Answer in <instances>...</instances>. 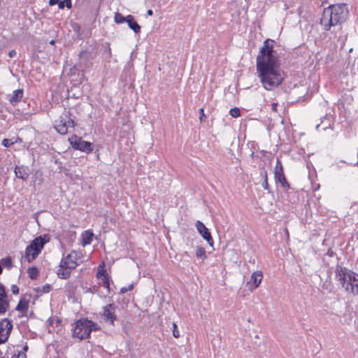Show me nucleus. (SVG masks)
I'll return each instance as SVG.
<instances>
[{
  "label": "nucleus",
  "instance_id": "nucleus-38",
  "mask_svg": "<svg viewBox=\"0 0 358 358\" xmlns=\"http://www.w3.org/2000/svg\"><path fill=\"white\" fill-rule=\"evenodd\" d=\"M134 284L131 283L127 287H122L120 289V293L123 294L127 292L128 291H131L134 289Z\"/></svg>",
  "mask_w": 358,
  "mask_h": 358
},
{
  "label": "nucleus",
  "instance_id": "nucleus-45",
  "mask_svg": "<svg viewBox=\"0 0 358 358\" xmlns=\"http://www.w3.org/2000/svg\"><path fill=\"white\" fill-rule=\"evenodd\" d=\"M284 169L283 166L279 159H277L276 165L275 167V170H277L278 169Z\"/></svg>",
  "mask_w": 358,
  "mask_h": 358
},
{
  "label": "nucleus",
  "instance_id": "nucleus-50",
  "mask_svg": "<svg viewBox=\"0 0 358 358\" xmlns=\"http://www.w3.org/2000/svg\"><path fill=\"white\" fill-rule=\"evenodd\" d=\"M147 15H148V16H152V15H153V11H152V9H148V10H147Z\"/></svg>",
  "mask_w": 358,
  "mask_h": 358
},
{
  "label": "nucleus",
  "instance_id": "nucleus-13",
  "mask_svg": "<svg viewBox=\"0 0 358 358\" xmlns=\"http://www.w3.org/2000/svg\"><path fill=\"white\" fill-rule=\"evenodd\" d=\"M274 179L275 182L280 183L284 189L287 190L290 188V185L285 177L284 169L280 168L274 170Z\"/></svg>",
  "mask_w": 358,
  "mask_h": 358
},
{
  "label": "nucleus",
  "instance_id": "nucleus-33",
  "mask_svg": "<svg viewBox=\"0 0 358 358\" xmlns=\"http://www.w3.org/2000/svg\"><path fill=\"white\" fill-rule=\"evenodd\" d=\"M229 114L233 117H238L241 116V110L239 108L234 107L230 109Z\"/></svg>",
  "mask_w": 358,
  "mask_h": 358
},
{
  "label": "nucleus",
  "instance_id": "nucleus-52",
  "mask_svg": "<svg viewBox=\"0 0 358 358\" xmlns=\"http://www.w3.org/2000/svg\"><path fill=\"white\" fill-rule=\"evenodd\" d=\"M49 43L52 45H55V41L54 39H52L50 41Z\"/></svg>",
  "mask_w": 358,
  "mask_h": 358
},
{
  "label": "nucleus",
  "instance_id": "nucleus-61",
  "mask_svg": "<svg viewBox=\"0 0 358 358\" xmlns=\"http://www.w3.org/2000/svg\"><path fill=\"white\" fill-rule=\"evenodd\" d=\"M319 127H320V124H317L315 128H316V129H318Z\"/></svg>",
  "mask_w": 358,
  "mask_h": 358
},
{
  "label": "nucleus",
  "instance_id": "nucleus-60",
  "mask_svg": "<svg viewBox=\"0 0 358 358\" xmlns=\"http://www.w3.org/2000/svg\"><path fill=\"white\" fill-rule=\"evenodd\" d=\"M325 118H326V115H324V116L322 117L320 119H321V120L322 121V120H323L324 119H325Z\"/></svg>",
  "mask_w": 358,
  "mask_h": 358
},
{
  "label": "nucleus",
  "instance_id": "nucleus-15",
  "mask_svg": "<svg viewBox=\"0 0 358 358\" xmlns=\"http://www.w3.org/2000/svg\"><path fill=\"white\" fill-rule=\"evenodd\" d=\"M69 262L65 258L62 259L59 264V268L57 275L61 279H68L71 275V271H69Z\"/></svg>",
  "mask_w": 358,
  "mask_h": 358
},
{
  "label": "nucleus",
  "instance_id": "nucleus-5",
  "mask_svg": "<svg viewBox=\"0 0 358 358\" xmlns=\"http://www.w3.org/2000/svg\"><path fill=\"white\" fill-rule=\"evenodd\" d=\"M68 141L74 150H78L89 155L94 152V145L93 143L83 139L82 137L76 134L71 135Z\"/></svg>",
  "mask_w": 358,
  "mask_h": 358
},
{
  "label": "nucleus",
  "instance_id": "nucleus-23",
  "mask_svg": "<svg viewBox=\"0 0 358 358\" xmlns=\"http://www.w3.org/2000/svg\"><path fill=\"white\" fill-rule=\"evenodd\" d=\"M78 288V283L76 281H69L65 286L66 292L69 297H72L76 294Z\"/></svg>",
  "mask_w": 358,
  "mask_h": 358
},
{
  "label": "nucleus",
  "instance_id": "nucleus-20",
  "mask_svg": "<svg viewBox=\"0 0 358 358\" xmlns=\"http://www.w3.org/2000/svg\"><path fill=\"white\" fill-rule=\"evenodd\" d=\"M127 24L129 29H131L136 34L141 32V27L138 24L135 17L132 15H127Z\"/></svg>",
  "mask_w": 358,
  "mask_h": 358
},
{
  "label": "nucleus",
  "instance_id": "nucleus-58",
  "mask_svg": "<svg viewBox=\"0 0 358 358\" xmlns=\"http://www.w3.org/2000/svg\"><path fill=\"white\" fill-rule=\"evenodd\" d=\"M254 155H255V152H252V153H251V155H250V157H251L252 158H253V157H254Z\"/></svg>",
  "mask_w": 358,
  "mask_h": 358
},
{
  "label": "nucleus",
  "instance_id": "nucleus-22",
  "mask_svg": "<svg viewBox=\"0 0 358 358\" xmlns=\"http://www.w3.org/2000/svg\"><path fill=\"white\" fill-rule=\"evenodd\" d=\"M101 53L105 59H110L112 57L110 43L104 42L101 44Z\"/></svg>",
  "mask_w": 358,
  "mask_h": 358
},
{
  "label": "nucleus",
  "instance_id": "nucleus-12",
  "mask_svg": "<svg viewBox=\"0 0 358 358\" xmlns=\"http://www.w3.org/2000/svg\"><path fill=\"white\" fill-rule=\"evenodd\" d=\"M263 273L261 271H256L253 272L251 275V279L250 282H248L246 284V287L248 289L252 292L254 289L259 287L262 280H263Z\"/></svg>",
  "mask_w": 358,
  "mask_h": 358
},
{
  "label": "nucleus",
  "instance_id": "nucleus-35",
  "mask_svg": "<svg viewBox=\"0 0 358 358\" xmlns=\"http://www.w3.org/2000/svg\"><path fill=\"white\" fill-rule=\"evenodd\" d=\"M69 262H76L77 259V252L74 250L71 251L65 258Z\"/></svg>",
  "mask_w": 358,
  "mask_h": 358
},
{
  "label": "nucleus",
  "instance_id": "nucleus-27",
  "mask_svg": "<svg viewBox=\"0 0 358 358\" xmlns=\"http://www.w3.org/2000/svg\"><path fill=\"white\" fill-rule=\"evenodd\" d=\"M100 280L102 282V286L107 289L108 293H111L110 282H113V281L111 280L110 276H103V278H100Z\"/></svg>",
  "mask_w": 358,
  "mask_h": 358
},
{
  "label": "nucleus",
  "instance_id": "nucleus-11",
  "mask_svg": "<svg viewBox=\"0 0 358 358\" xmlns=\"http://www.w3.org/2000/svg\"><path fill=\"white\" fill-rule=\"evenodd\" d=\"M195 226L198 233L201 236V237L207 241L210 246L213 247L214 241L213 236L206 225L201 221L198 220L196 221Z\"/></svg>",
  "mask_w": 358,
  "mask_h": 358
},
{
  "label": "nucleus",
  "instance_id": "nucleus-17",
  "mask_svg": "<svg viewBox=\"0 0 358 358\" xmlns=\"http://www.w3.org/2000/svg\"><path fill=\"white\" fill-rule=\"evenodd\" d=\"M23 97V90L19 89L13 91L11 95H8V101L12 106L17 105Z\"/></svg>",
  "mask_w": 358,
  "mask_h": 358
},
{
  "label": "nucleus",
  "instance_id": "nucleus-1",
  "mask_svg": "<svg viewBox=\"0 0 358 358\" xmlns=\"http://www.w3.org/2000/svg\"><path fill=\"white\" fill-rule=\"evenodd\" d=\"M276 45L275 40L266 38L259 48L256 59L257 77L262 87L267 91L278 87L286 77L280 66V55L274 49Z\"/></svg>",
  "mask_w": 358,
  "mask_h": 358
},
{
  "label": "nucleus",
  "instance_id": "nucleus-59",
  "mask_svg": "<svg viewBox=\"0 0 358 358\" xmlns=\"http://www.w3.org/2000/svg\"><path fill=\"white\" fill-rule=\"evenodd\" d=\"M50 91L52 92V94L53 95L54 92H56V90H54L52 89H50Z\"/></svg>",
  "mask_w": 358,
  "mask_h": 358
},
{
  "label": "nucleus",
  "instance_id": "nucleus-28",
  "mask_svg": "<svg viewBox=\"0 0 358 358\" xmlns=\"http://www.w3.org/2000/svg\"><path fill=\"white\" fill-rule=\"evenodd\" d=\"M127 16H124L122 13L116 12L114 15V21L116 24H120L127 22Z\"/></svg>",
  "mask_w": 358,
  "mask_h": 358
},
{
  "label": "nucleus",
  "instance_id": "nucleus-8",
  "mask_svg": "<svg viewBox=\"0 0 358 358\" xmlns=\"http://www.w3.org/2000/svg\"><path fill=\"white\" fill-rule=\"evenodd\" d=\"M71 115V114L69 111H64L60 117L59 123L54 126L55 129L59 134H66L70 128L73 129L77 125L76 122Z\"/></svg>",
  "mask_w": 358,
  "mask_h": 358
},
{
  "label": "nucleus",
  "instance_id": "nucleus-53",
  "mask_svg": "<svg viewBox=\"0 0 358 358\" xmlns=\"http://www.w3.org/2000/svg\"><path fill=\"white\" fill-rule=\"evenodd\" d=\"M25 357V355H23V354H19L18 355V358H24Z\"/></svg>",
  "mask_w": 358,
  "mask_h": 358
},
{
  "label": "nucleus",
  "instance_id": "nucleus-48",
  "mask_svg": "<svg viewBox=\"0 0 358 358\" xmlns=\"http://www.w3.org/2000/svg\"><path fill=\"white\" fill-rule=\"evenodd\" d=\"M15 55H16L15 50H12L10 51H9V52H8L9 57L12 58V57H14Z\"/></svg>",
  "mask_w": 358,
  "mask_h": 358
},
{
  "label": "nucleus",
  "instance_id": "nucleus-55",
  "mask_svg": "<svg viewBox=\"0 0 358 358\" xmlns=\"http://www.w3.org/2000/svg\"><path fill=\"white\" fill-rule=\"evenodd\" d=\"M95 153L96 154L97 158L99 159V150H96V151L95 152Z\"/></svg>",
  "mask_w": 358,
  "mask_h": 358
},
{
  "label": "nucleus",
  "instance_id": "nucleus-39",
  "mask_svg": "<svg viewBox=\"0 0 358 358\" xmlns=\"http://www.w3.org/2000/svg\"><path fill=\"white\" fill-rule=\"evenodd\" d=\"M262 187L267 190L268 193H271V188H270V186L268 185V180H264L262 183Z\"/></svg>",
  "mask_w": 358,
  "mask_h": 358
},
{
  "label": "nucleus",
  "instance_id": "nucleus-32",
  "mask_svg": "<svg viewBox=\"0 0 358 358\" xmlns=\"http://www.w3.org/2000/svg\"><path fill=\"white\" fill-rule=\"evenodd\" d=\"M99 285H94L90 287H83V289H85L86 293L96 294L99 292Z\"/></svg>",
  "mask_w": 358,
  "mask_h": 358
},
{
  "label": "nucleus",
  "instance_id": "nucleus-24",
  "mask_svg": "<svg viewBox=\"0 0 358 358\" xmlns=\"http://www.w3.org/2000/svg\"><path fill=\"white\" fill-rule=\"evenodd\" d=\"M50 163H54L55 164L57 165V168L55 169L56 171L61 173L63 171V170H64V174L66 176H69V169L62 167V163L59 161V159H57V157L51 156Z\"/></svg>",
  "mask_w": 358,
  "mask_h": 358
},
{
  "label": "nucleus",
  "instance_id": "nucleus-19",
  "mask_svg": "<svg viewBox=\"0 0 358 358\" xmlns=\"http://www.w3.org/2000/svg\"><path fill=\"white\" fill-rule=\"evenodd\" d=\"M15 174L17 178H20L22 180H26L29 176V169L27 166H17L15 168Z\"/></svg>",
  "mask_w": 358,
  "mask_h": 358
},
{
  "label": "nucleus",
  "instance_id": "nucleus-44",
  "mask_svg": "<svg viewBox=\"0 0 358 358\" xmlns=\"http://www.w3.org/2000/svg\"><path fill=\"white\" fill-rule=\"evenodd\" d=\"M11 292L13 294H19V288L16 285H13L11 286Z\"/></svg>",
  "mask_w": 358,
  "mask_h": 358
},
{
  "label": "nucleus",
  "instance_id": "nucleus-30",
  "mask_svg": "<svg viewBox=\"0 0 358 358\" xmlns=\"http://www.w3.org/2000/svg\"><path fill=\"white\" fill-rule=\"evenodd\" d=\"M195 255L196 257L201 259L203 261L207 257L205 248L201 246H197Z\"/></svg>",
  "mask_w": 358,
  "mask_h": 358
},
{
  "label": "nucleus",
  "instance_id": "nucleus-42",
  "mask_svg": "<svg viewBox=\"0 0 358 358\" xmlns=\"http://www.w3.org/2000/svg\"><path fill=\"white\" fill-rule=\"evenodd\" d=\"M260 176L263 178L264 180H268V173L267 171L264 167L260 169Z\"/></svg>",
  "mask_w": 358,
  "mask_h": 358
},
{
  "label": "nucleus",
  "instance_id": "nucleus-36",
  "mask_svg": "<svg viewBox=\"0 0 358 358\" xmlns=\"http://www.w3.org/2000/svg\"><path fill=\"white\" fill-rule=\"evenodd\" d=\"M35 292L36 294L34 296V300L38 299L43 293L45 292V286H43L41 288L35 289Z\"/></svg>",
  "mask_w": 358,
  "mask_h": 358
},
{
  "label": "nucleus",
  "instance_id": "nucleus-14",
  "mask_svg": "<svg viewBox=\"0 0 358 358\" xmlns=\"http://www.w3.org/2000/svg\"><path fill=\"white\" fill-rule=\"evenodd\" d=\"M9 308V301L4 286L0 284V315L4 314Z\"/></svg>",
  "mask_w": 358,
  "mask_h": 358
},
{
  "label": "nucleus",
  "instance_id": "nucleus-57",
  "mask_svg": "<svg viewBox=\"0 0 358 358\" xmlns=\"http://www.w3.org/2000/svg\"><path fill=\"white\" fill-rule=\"evenodd\" d=\"M2 273V266H1V264H0V275Z\"/></svg>",
  "mask_w": 358,
  "mask_h": 358
},
{
  "label": "nucleus",
  "instance_id": "nucleus-2",
  "mask_svg": "<svg viewBox=\"0 0 358 358\" xmlns=\"http://www.w3.org/2000/svg\"><path fill=\"white\" fill-rule=\"evenodd\" d=\"M349 15L346 3L331 4L323 10L320 23L326 31L345 22Z\"/></svg>",
  "mask_w": 358,
  "mask_h": 358
},
{
  "label": "nucleus",
  "instance_id": "nucleus-25",
  "mask_svg": "<svg viewBox=\"0 0 358 358\" xmlns=\"http://www.w3.org/2000/svg\"><path fill=\"white\" fill-rule=\"evenodd\" d=\"M96 276L98 279L103 278V276H109V275L107 273V270L106 268V264L104 262H102L99 265Z\"/></svg>",
  "mask_w": 358,
  "mask_h": 358
},
{
  "label": "nucleus",
  "instance_id": "nucleus-40",
  "mask_svg": "<svg viewBox=\"0 0 358 358\" xmlns=\"http://www.w3.org/2000/svg\"><path fill=\"white\" fill-rule=\"evenodd\" d=\"M14 143V142L11 141L10 139H8V138H4L3 141H2V145L6 147V148H8L10 147L11 145H13Z\"/></svg>",
  "mask_w": 358,
  "mask_h": 358
},
{
  "label": "nucleus",
  "instance_id": "nucleus-54",
  "mask_svg": "<svg viewBox=\"0 0 358 358\" xmlns=\"http://www.w3.org/2000/svg\"><path fill=\"white\" fill-rule=\"evenodd\" d=\"M36 185H41V181L37 182V180L36 179L35 181H34V185L36 186Z\"/></svg>",
  "mask_w": 358,
  "mask_h": 358
},
{
  "label": "nucleus",
  "instance_id": "nucleus-9",
  "mask_svg": "<svg viewBox=\"0 0 358 358\" xmlns=\"http://www.w3.org/2000/svg\"><path fill=\"white\" fill-rule=\"evenodd\" d=\"M117 308V306L115 303H108L103 307L101 317L105 322L115 326V322L119 320L115 314V310Z\"/></svg>",
  "mask_w": 358,
  "mask_h": 358
},
{
  "label": "nucleus",
  "instance_id": "nucleus-64",
  "mask_svg": "<svg viewBox=\"0 0 358 358\" xmlns=\"http://www.w3.org/2000/svg\"><path fill=\"white\" fill-rule=\"evenodd\" d=\"M2 358H3V357H2Z\"/></svg>",
  "mask_w": 358,
  "mask_h": 358
},
{
  "label": "nucleus",
  "instance_id": "nucleus-7",
  "mask_svg": "<svg viewBox=\"0 0 358 358\" xmlns=\"http://www.w3.org/2000/svg\"><path fill=\"white\" fill-rule=\"evenodd\" d=\"M44 245L45 240L42 236H39L33 240L30 245H29L26 248L24 258L29 262H31L38 255Z\"/></svg>",
  "mask_w": 358,
  "mask_h": 358
},
{
  "label": "nucleus",
  "instance_id": "nucleus-31",
  "mask_svg": "<svg viewBox=\"0 0 358 358\" xmlns=\"http://www.w3.org/2000/svg\"><path fill=\"white\" fill-rule=\"evenodd\" d=\"M27 273H28L29 277L32 280L36 279L38 275V271L37 268L35 266L29 268L27 270Z\"/></svg>",
  "mask_w": 358,
  "mask_h": 358
},
{
  "label": "nucleus",
  "instance_id": "nucleus-34",
  "mask_svg": "<svg viewBox=\"0 0 358 358\" xmlns=\"http://www.w3.org/2000/svg\"><path fill=\"white\" fill-rule=\"evenodd\" d=\"M71 27L73 31L76 32L78 36H80L82 35L81 26L78 23L73 22L71 24Z\"/></svg>",
  "mask_w": 358,
  "mask_h": 358
},
{
  "label": "nucleus",
  "instance_id": "nucleus-4",
  "mask_svg": "<svg viewBox=\"0 0 358 358\" xmlns=\"http://www.w3.org/2000/svg\"><path fill=\"white\" fill-rule=\"evenodd\" d=\"M101 330V327L87 317H81L72 324V336L80 341L89 338L92 331Z\"/></svg>",
  "mask_w": 358,
  "mask_h": 358
},
{
  "label": "nucleus",
  "instance_id": "nucleus-26",
  "mask_svg": "<svg viewBox=\"0 0 358 358\" xmlns=\"http://www.w3.org/2000/svg\"><path fill=\"white\" fill-rule=\"evenodd\" d=\"M28 308H29L28 301L27 300H25L24 299H21L19 301V302L15 308V310L24 313L28 310Z\"/></svg>",
  "mask_w": 358,
  "mask_h": 358
},
{
  "label": "nucleus",
  "instance_id": "nucleus-62",
  "mask_svg": "<svg viewBox=\"0 0 358 358\" xmlns=\"http://www.w3.org/2000/svg\"><path fill=\"white\" fill-rule=\"evenodd\" d=\"M50 345H48V347L46 348V350H48V348H50Z\"/></svg>",
  "mask_w": 358,
  "mask_h": 358
},
{
  "label": "nucleus",
  "instance_id": "nucleus-46",
  "mask_svg": "<svg viewBox=\"0 0 358 358\" xmlns=\"http://www.w3.org/2000/svg\"><path fill=\"white\" fill-rule=\"evenodd\" d=\"M327 255H328L329 257H332L335 255V252L332 250L331 248H329L327 250Z\"/></svg>",
  "mask_w": 358,
  "mask_h": 358
},
{
  "label": "nucleus",
  "instance_id": "nucleus-16",
  "mask_svg": "<svg viewBox=\"0 0 358 358\" xmlns=\"http://www.w3.org/2000/svg\"><path fill=\"white\" fill-rule=\"evenodd\" d=\"M48 322V333L50 334L52 331L61 330V323L62 320L59 318L55 319L53 317H50L46 321Z\"/></svg>",
  "mask_w": 358,
  "mask_h": 358
},
{
  "label": "nucleus",
  "instance_id": "nucleus-3",
  "mask_svg": "<svg viewBox=\"0 0 358 358\" xmlns=\"http://www.w3.org/2000/svg\"><path fill=\"white\" fill-rule=\"evenodd\" d=\"M335 278L347 292L354 296L358 294V273L338 264L335 268Z\"/></svg>",
  "mask_w": 358,
  "mask_h": 358
},
{
  "label": "nucleus",
  "instance_id": "nucleus-47",
  "mask_svg": "<svg viewBox=\"0 0 358 358\" xmlns=\"http://www.w3.org/2000/svg\"><path fill=\"white\" fill-rule=\"evenodd\" d=\"M272 106V110H273V112L276 113V112H277V108H278V103H277V102H273V103H272V106Z\"/></svg>",
  "mask_w": 358,
  "mask_h": 358
},
{
  "label": "nucleus",
  "instance_id": "nucleus-18",
  "mask_svg": "<svg viewBox=\"0 0 358 358\" xmlns=\"http://www.w3.org/2000/svg\"><path fill=\"white\" fill-rule=\"evenodd\" d=\"M48 3L50 6L57 5L60 10H63L64 8H72V0H49Z\"/></svg>",
  "mask_w": 358,
  "mask_h": 358
},
{
  "label": "nucleus",
  "instance_id": "nucleus-43",
  "mask_svg": "<svg viewBox=\"0 0 358 358\" xmlns=\"http://www.w3.org/2000/svg\"><path fill=\"white\" fill-rule=\"evenodd\" d=\"M77 265L78 264L76 262H69V271H71L72 270L75 269Z\"/></svg>",
  "mask_w": 358,
  "mask_h": 358
},
{
  "label": "nucleus",
  "instance_id": "nucleus-49",
  "mask_svg": "<svg viewBox=\"0 0 358 358\" xmlns=\"http://www.w3.org/2000/svg\"><path fill=\"white\" fill-rule=\"evenodd\" d=\"M52 289V287L49 284H46V293H48Z\"/></svg>",
  "mask_w": 358,
  "mask_h": 358
},
{
  "label": "nucleus",
  "instance_id": "nucleus-21",
  "mask_svg": "<svg viewBox=\"0 0 358 358\" xmlns=\"http://www.w3.org/2000/svg\"><path fill=\"white\" fill-rule=\"evenodd\" d=\"M94 237V233L92 230L88 229L83 231L81 234V244L83 247L91 244Z\"/></svg>",
  "mask_w": 358,
  "mask_h": 358
},
{
  "label": "nucleus",
  "instance_id": "nucleus-63",
  "mask_svg": "<svg viewBox=\"0 0 358 358\" xmlns=\"http://www.w3.org/2000/svg\"><path fill=\"white\" fill-rule=\"evenodd\" d=\"M55 358H58V357H55Z\"/></svg>",
  "mask_w": 358,
  "mask_h": 358
},
{
  "label": "nucleus",
  "instance_id": "nucleus-10",
  "mask_svg": "<svg viewBox=\"0 0 358 358\" xmlns=\"http://www.w3.org/2000/svg\"><path fill=\"white\" fill-rule=\"evenodd\" d=\"M12 329L13 324L10 320L4 318L0 321V344L7 341Z\"/></svg>",
  "mask_w": 358,
  "mask_h": 358
},
{
  "label": "nucleus",
  "instance_id": "nucleus-41",
  "mask_svg": "<svg viewBox=\"0 0 358 358\" xmlns=\"http://www.w3.org/2000/svg\"><path fill=\"white\" fill-rule=\"evenodd\" d=\"M199 121H200V122H203L204 121V119L206 117L205 115V113H204V109L203 108H200L199 110Z\"/></svg>",
  "mask_w": 358,
  "mask_h": 358
},
{
  "label": "nucleus",
  "instance_id": "nucleus-51",
  "mask_svg": "<svg viewBox=\"0 0 358 358\" xmlns=\"http://www.w3.org/2000/svg\"><path fill=\"white\" fill-rule=\"evenodd\" d=\"M50 240V236L49 234H46V243H48Z\"/></svg>",
  "mask_w": 358,
  "mask_h": 358
},
{
  "label": "nucleus",
  "instance_id": "nucleus-6",
  "mask_svg": "<svg viewBox=\"0 0 358 358\" xmlns=\"http://www.w3.org/2000/svg\"><path fill=\"white\" fill-rule=\"evenodd\" d=\"M94 48H87L82 50L78 54V62L74 66L78 70L85 72L90 69L92 66V60L94 58L93 55Z\"/></svg>",
  "mask_w": 358,
  "mask_h": 358
},
{
  "label": "nucleus",
  "instance_id": "nucleus-37",
  "mask_svg": "<svg viewBox=\"0 0 358 358\" xmlns=\"http://www.w3.org/2000/svg\"><path fill=\"white\" fill-rule=\"evenodd\" d=\"M172 327H173V336L176 338H179L180 332H179L177 324L175 322H173Z\"/></svg>",
  "mask_w": 358,
  "mask_h": 358
},
{
  "label": "nucleus",
  "instance_id": "nucleus-29",
  "mask_svg": "<svg viewBox=\"0 0 358 358\" xmlns=\"http://www.w3.org/2000/svg\"><path fill=\"white\" fill-rule=\"evenodd\" d=\"M0 264H1V266L6 268L7 269H10L13 266L12 263V259L10 257H8L6 258L1 259L0 261Z\"/></svg>",
  "mask_w": 358,
  "mask_h": 358
},
{
  "label": "nucleus",
  "instance_id": "nucleus-56",
  "mask_svg": "<svg viewBox=\"0 0 358 358\" xmlns=\"http://www.w3.org/2000/svg\"><path fill=\"white\" fill-rule=\"evenodd\" d=\"M27 350H28V347L27 345L23 348L24 351H27Z\"/></svg>",
  "mask_w": 358,
  "mask_h": 358
}]
</instances>
